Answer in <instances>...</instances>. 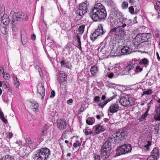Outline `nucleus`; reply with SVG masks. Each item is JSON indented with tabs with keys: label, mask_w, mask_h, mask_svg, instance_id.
Returning a JSON list of instances; mask_svg holds the SVG:
<instances>
[{
	"label": "nucleus",
	"mask_w": 160,
	"mask_h": 160,
	"mask_svg": "<svg viewBox=\"0 0 160 160\" xmlns=\"http://www.w3.org/2000/svg\"><path fill=\"white\" fill-rule=\"evenodd\" d=\"M132 147L129 144H125L121 146H119L118 149L119 155L124 154L130 152L132 150Z\"/></svg>",
	"instance_id": "nucleus-5"
},
{
	"label": "nucleus",
	"mask_w": 160,
	"mask_h": 160,
	"mask_svg": "<svg viewBox=\"0 0 160 160\" xmlns=\"http://www.w3.org/2000/svg\"><path fill=\"white\" fill-rule=\"evenodd\" d=\"M98 37V35L96 34V33L94 32L91 34L90 38L91 40L94 41L96 40Z\"/></svg>",
	"instance_id": "nucleus-33"
},
{
	"label": "nucleus",
	"mask_w": 160,
	"mask_h": 160,
	"mask_svg": "<svg viewBox=\"0 0 160 160\" xmlns=\"http://www.w3.org/2000/svg\"><path fill=\"white\" fill-rule=\"evenodd\" d=\"M32 104V109L33 111L35 112H38V103L35 101H32L31 102Z\"/></svg>",
	"instance_id": "nucleus-23"
},
{
	"label": "nucleus",
	"mask_w": 160,
	"mask_h": 160,
	"mask_svg": "<svg viewBox=\"0 0 160 160\" xmlns=\"http://www.w3.org/2000/svg\"><path fill=\"white\" fill-rule=\"evenodd\" d=\"M12 18L15 20H24L28 19L27 15L21 12L14 13L12 16Z\"/></svg>",
	"instance_id": "nucleus-8"
},
{
	"label": "nucleus",
	"mask_w": 160,
	"mask_h": 160,
	"mask_svg": "<svg viewBox=\"0 0 160 160\" xmlns=\"http://www.w3.org/2000/svg\"><path fill=\"white\" fill-rule=\"evenodd\" d=\"M134 68H136L135 70H142V68H140L139 66L137 65V63L135 62H134V63H131L130 64H128L126 67V69L127 70H132Z\"/></svg>",
	"instance_id": "nucleus-12"
},
{
	"label": "nucleus",
	"mask_w": 160,
	"mask_h": 160,
	"mask_svg": "<svg viewBox=\"0 0 160 160\" xmlns=\"http://www.w3.org/2000/svg\"><path fill=\"white\" fill-rule=\"evenodd\" d=\"M81 143L79 142L78 141H77L76 142L74 143L73 144V146L74 148H77L78 147L80 146Z\"/></svg>",
	"instance_id": "nucleus-46"
},
{
	"label": "nucleus",
	"mask_w": 160,
	"mask_h": 160,
	"mask_svg": "<svg viewBox=\"0 0 160 160\" xmlns=\"http://www.w3.org/2000/svg\"><path fill=\"white\" fill-rule=\"evenodd\" d=\"M148 109L139 118V120L140 122H141L144 121L148 115Z\"/></svg>",
	"instance_id": "nucleus-30"
},
{
	"label": "nucleus",
	"mask_w": 160,
	"mask_h": 160,
	"mask_svg": "<svg viewBox=\"0 0 160 160\" xmlns=\"http://www.w3.org/2000/svg\"><path fill=\"white\" fill-rule=\"evenodd\" d=\"M22 151V155L23 156L21 157V158H23V156L28 155L29 153L31 151V148L30 146H24Z\"/></svg>",
	"instance_id": "nucleus-15"
},
{
	"label": "nucleus",
	"mask_w": 160,
	"mask_h": 160,
	"mask_svg": "<svg viewBox=\"0 0 160 160\" xmlns=\"http://www.w3.org/2000/svg\"><path fill=\"white\" fill-rule=\"evenodd\" d=\"M128 71H123L120 73L118 74L117 75H114V74L112 73H111L109 74L108 76V77L109 78H112L113 77L114 78L117 77L118 75L122 76L125 75H127L128 74Z\"/></svg>",
	"instance_id": "nucleus-17"
},
{
	"label": "nucleus",
	"mask_w": 160,
	"mask_h": 160,
	"mask_svg": "<svg viewBox=\"0 0 160 160\" xmlns=\"http://www.w3.org/2000/svg\"><path fill=\"white\" fill-rule=\"evenodd\" d=\"M88 3L87 1H85L79 5V8H81V9H83L85 11L87 12L88 8Z\"/></svg>",
	"instance_id": "nucleus-22"
},
{
	"label": "nucleus",
	"mask_w": 160,
	"mask_h": 160,
	"mask_svg": "<svg viewBox=\"0 0 160 160\" xmlns=\"http://www.w3.org/2000/svg\"><path fill=\"white\" fill-rule=\"evenodd\" d=\"M147 144L144 146V147L146 149L148 150L149 149V147L151 145V143L149 141H147Z\"/></svg>",
	"instance_id": "nucleus-44"
},
{
	"label": "nucleus",
	"mask_w": 160,
	"mask_h": 160,
	"mask_svg": "<svg viewBox=\"0 0 160 160\" xmlns=\"http://www.w3.org/2000/svg\"><path fill=\"white\" fill-rule=\"evenodd\" d=\"M60 63L62 67L66 68L68 69H71L72 67L70 62H65L64 60L60 62Z\"/></svg>",
	"instance_id": "nucleus-20"
},
{
	"label": "nucleus",
	"mask_w": 160,
	"mask_h": 160,
	"mask_svg": "<svg viewBox=\"0 0 160 160\" xmlns=\"http://www.w3.org/2000/svg\"><path fill=\"white\" fill-rule=\"evenodd\" d=\"M67 102L68 104L71 103L72 102V99H71L67 101Z\"/></svg>",
	"instance_id": "nucleus-59"
},
{
	"label": "nucleus",
	"mask_w": 160,
	"mask_h": 160,
	"mask_svg": "<svg viewBox=\"0 0 160 160\" xmlns=\"http://www.w3.org/2000/svg\"><path fill=\"white\" fill-rule=\"evenodd\" d=\"M142 35L141 34H139L136 36L135 39L138 42L141 43L143 42Z\"/></svg>",
	"instance_id": "nucleus-32"
},
{
	"label": "nucleus",
	"mask_w": 160,
	"mask_h": 160,
	"mask_svg": "<svg viewBox=\"0 0 160 160\" xmlns=\"http://www.w3.org/2000/svg\"><path fill=\"white\" fill-rule=\"evenodd\" d=\"M0 117L1 118L2 120L4 122H5L6 119L5 118L4 116V114L2 112V110L0 108Z\"/></svg>",
	"instance_id": "nucleus-40"
},
{
	"label": "nucleus",
	"mask_w": 160,
	"mask_h": 160,
	"mask_svg": "<svg viewBox=\"0 0 160 160\" xmlns=\"http://www.w3.org/2000/svg\"><path fill=\"white\" fill-rule=\"evenodd\" d=\"M8 25H3L2 23L0 24V29L3 35L6 34L8 32Z\"/></svg>",
	"instance_id": "nucleus-18"
},
{
	"label": "nucleus",
	"mask_w": 160,
	"mask_h": 160,
	"mask_svg": "<svg viewBox=\"0 0 160 160\" xmlns=\"http://www.w3.org/2000/svg\"><path fill=\"white\" fill-rule=\"evenodd\" d=\"M21 40L22 41V43L23 44H25L27 42V39H23V40H22V37L21 38Z\"/></svg>",
	"instance_id": "nucleus-57"
},
{
	"label": "nucleus",
	"mask_w": 160,
	"mask_h": 160,
	"mask_svg": "<svg viewBox=\"0 0 160 160\" xmlns=\"http://www.w3.org/2000/svg\"><path fill=\"white\" fill-rule=\"evenodd\" d=\"M36 35L35 34H33L32 35L31 38L32 39L35 40L36 39Z\"/></svg>",
	"instance_id": "nucleus-62"
},
{
	"label": "nucleus",
	"mask_w": 160,
	"mask_h": 160,
	"mask_svg": "<svg viewBox=\"0 0 160 160\" xmlns=\"http://www.w3.org/2000/svg\"><path fill=\"white\" fill-rule=\"evenodd\" d=\"M90 70H98V69L97 66L95 65H94L91 67Z\"/></svg>",
	"instance_id": "nucleus-53"
},
{
	"label": "nucleus",
	"mask_w": 160,
	"mask_h": 160,
	"mask_svg": "<svg viewBox=\"0 0 160 160\" xmlns=\"http://www.w3.org/2000/svg\"><path fill=\"white\" fill-rule=\"evenodd\" d=\"M59 141H60V143H61V144H63L64 143V142H65L66 143H68V141L67 140L64 141L61 139H59Z\"/></svg>",
	"instance_id": "nucleus-54"
},
{
	"label": "nucleus",
	"mask_w": 160,
	"mask_h": 160,
	"mask_svg": "<svg viewBox=\"0 0 160 160\" xmlns=\"http://www.w3.org/2000/svg\"><path fill=\"white\" fill-rule=\"evenodd\" d=\"M135 2V0H129V2L130 3L131 5H133Z\"/></svg>",
	"instance_id": "nucleus-60"
},
{
	"label": "nucleus",
	"mask_w": 160,
	"mask_h": 160,
	"mask_svg": "<svg viewBox=\"0 0 160 160\" xmlns=\"http://www.w3.org/2000/svg\"><path fill=\"white\" fill-rule=\"evenodd\" d=\"M128 6V3L127 2L124 1L123 2L122 5V7L123 9H124L127 8Z\"/></svg>",
	"instance_id": "nucleus-39"
},
{
	"label": "nucleus",
	"mask_w": 160,
	"mask_h": 160,
	"mask_svg": "<svg viewBox=\"0 0 160 160\" xmlns=\"http://www.w3.org/2000/svg\"><path fill=\"white\" fill-rule=\"evenodd\" d=\"M94 32L98 36L103 34L104 33L102 24H98V28L95 30Z\"/></svg>",
	"instance_id": "nucleus-16"
},
{
	"label": "nucleus",
	"mask_w": 160,
	"mask_h": 160,
	"mask_svg": "<svg viewBox=\"0 0 160 160\" xmlns=\"http://www.w3.org/2000/svg\"><path fill=\"white\" fill-rule=\"evenodd\" d=\"M98 71H88V73L90 74V73L91 75V76H95L96 75Z\"/></svg>",
	"instance_id": "nucleus-42"
},
{
	"label": "nucleus",
	"mask_w": 160,
	"mask_h": 160,
	"mask_svg": "<svg viewBox=\"0 0 160 160\" xmlns=\"http://www.w3.org/2000/svg\"><path fill=\"white\" fill-rule=\"evenodd\" d=\"M119 110V106L118 104L114 103L111 105L108 108V111L113 113L117 112Z\"/></svg>",
	"instance_id": "nucleus-13"
},
{
	"label": "nucleus",
	"mask_w": 160,
	"mask_h": 160,
	"mask_svg": "<svg viewBox=\"0 0 160 160\" xmlns=\"http://www.w3.org/2000/svg\"><path fill=\"white\" fill-rule=\"evenodd\" d=\"M26 143L28 144H30L32 143V141L31 139L29 138H28L26 139Z\"/></svg>",
	"instance_id": "nucleus-52"
},
{
	"label": "nucleus",
	"mask_w": 160,
	"mask_h": 160,
	"mask_svg": "<svg viewBox=\"0 0 160 160\" xmlns=\"http://www.w3.org/2000/svg\"><path fill=\"white\" fill-rule=\"evenodd\" d=\"M77 38V42L78 43L79 45L78 48L81 50H82L81 43L80 41V38L79 35L77 34L76 35Z\"/></svg>",
	"instance_id": "nucleus-37"
},
{
	"label": "nucleus",
	"mask_w": 160,
	"mask_h": 160,
	"mask_svg": "<svg viewBox=\"0 0 160 160\" xmlns=\"http://www.w3.org/2000/svg\"><path fill=\"white\" fill-rule=\"evenodd\" d=\"M152 155L158 158L160 156L158 150L157 148H155L153 149L152 152Z\"/></svg>",
	"instance_id": "nucleus-26"
},
{
	"label": "nucleus",
	"mask_w": 160,
	"mask_h": 160,
	"mask_svg": "<svg viewBox=\"0 0 160 160\" xmlns=\"http://www.w3.org/2000/svg\"><path fill=\"white\" fill-rule=\"evenodd\" d=\"M152 93V90L151 89L148 90H147L144 92V94L149 95Z\"/></svg>",
	"instance_id": "nucleus-45"
},
{
	"label": "nucleus",
	"mask_w": 160,
	"mask_h": 160,
	"mask_svg": "<svg viewBox=\"0 0 160 160\" xmlns=\"http://www.w3.org/2000/svg\"><path fill=\"white\" fill-rule=\"evenodd\" d=\"M115 13L118 19L120 20L122 19L123 18V15L121 12H116Z\"/></svg>",
	"instance_id": "nucleus-36"
},
{
	"label": "nucleus",
	"mask_w": 160,
	"mask_h": 160,
	"mask_svg": "<svg viewBox=\"0 0 160 160\" xmlns=\"http://www.w3.org/2000/svg\"><path fill=\"white\" fill-rule=\"evenodd\" d=\"M155 111L157 113L155 115V119L157 120L160 121V105L157 108Z\"/></svg>",
	"instance_id": "nucleus-25"
},
{
	"label": "nucleus",
	"mask_w": 160,
	"mask_h": 160,
	"mask_svg": "<svg viewBox=\"0 0 160 160\" xmlns=\"http://www.w3.org/2000/svg\"><path fill=\"white\" fill-rule=\"evenodd\" d=\"M113 140L110 137L103 144L101 154V157L103 159H105L110 156L111 150L112 142Z\"/></svg>",
	"instance_id": "nucleus-3"
},
{
	"label": "nucleus",
	"mask_w": 160,
	"mask_h": 160,
	"mask_svg": "<svg viewBox=\"0 0 160 160\" xmlns=\"http://www.w3.org/2000/svg\"><path fill=\"white\" fill-rule=\"evenodd\" d=\"M156 55L157 57V58L158 61H160V57L159 56V54L158 52H156Z\"/></svg>",
	"instance_id": "nucleus-61"
},
{
	"label": "nucleus",
	"mask_w": 160,
	"mask_h": 160,
	"mask_svg": "<svg viewBox=\"0 0 160 160\" xmlns=\"http://www.w3.org/2000/svg\"><path fill=\"white\" fill-rule=\"evenodd\" d=\"M86 122L88 124L92 125L95 122V118L93 117L88 118L86 120Z\"/></svg>",
	"instance_id": "nucleus-29"
},
{
	"label": "nucleus",
	"mask_w": 160,
	"mask_h": 160,
	"mask_svg": "<svg viewBox=\"0 0 160 160\" xmlns=\"http://www.w3.org/2000/svg\"><path fill=\"white\" fill-rule=\"evenodd\" d=\"M55 95V92L54 90H52L51 92L50 97L53 98L54 97Z\"/></svg>",
	"instance_id": "nucleus-50"
},
{
	"label": "nucleus",
	"mask_w": 160,
	"mask_h": 160,
	"mask_svg": "<svg viewBox=\"0 0 160 160\" xmlns=\"http://www.w3.org/2000/svg\"><path fill=\"white\" fill-rule=\"evenodd\" d=\"M57 126L60 130L65 129L67 126L66 121L63 119H59L57 120Z\"/></svg>",
	"instance_id": "nucleus-10"
},
{
	"label": "nucleus",
	"mask_w": 160,
	"mask_h": 160,
	"mask_svg": "<svg viewBox=\"0 0 160 160\" xmlns=\"http://www.w3.org/2000/svg\"><path fill=\"white\" fill-rule=\"evenodd\" d=\"M50 154V151L47 148H43L38 150L33 157L34 160H47Z\"/></svg>",
	"instance_id": "nucleus-4"
},
{
	"label": "nucleus",
	"mask_w": 160,
	"mask_h": 160,
	"mask_svg": "<svg viewBox=\"0 0 160 160\" xmlns=\"http://www.w3.org/2000/svg\"><path fill=\"white\" fill-rule=\"evenodd\" d=\"M37 88L38 92L41 96L42 99H43L45 93L44 82L39 83Z\"/></svg>",
	"instance_id": "nucleus-9"
},
{
	"label": "nucleus",
	"mask_w": 160,
	"mask_h": 160,
	"mask_svg": "<svg viewBox=\"0 0 160 160\" xmlns=\"http://www.w3.org/2000/svg\"><path fill=\"white\" fill-rule=\"evenodd\" d=\"M90 16L94 21L104 20L106 17L107 14L104 6L101 3H98L95 5L94 7L91 9Z\"/></svg>",
	"instance_id": "nucleus-1"
},
{
	"label": "nucleus",
	"mask_w": 160,
	"mask_h": 160,
	"mask_svg": "<svg viewBox=\"0 0 160 160\" xmlns=\"http://www.w3.org/2000/svg\"><path fill=\"white\" fill-rule=\"evenodd\" d=\"M85 28V26L84 24L82 25L79 27L78 31L81 34H82L84 32Z\"/></svg>",
	"instance_id": "nucleus-34"
},
{
	"label": "nucleus",
	"mask_w": 160,
	"mask_h": 160,
	"mask_svg": "<svg viewBox=\"0 0 160 160\" xmlns=\"http://www.w3.org/2000/svg\"><path fill=\"white\" fill-rule=\"evenodd\" d=\"M0 160H14V158L13 157L10 155H7L2 157L0 158Z\"/></svg>",
	"instance_id": "nucleus-28"
},
{
	"label": "nucleus",
	"mask_w": 160,
	"mask_h": 160,
	"mask_svg": "<svg viewBox=\"0 0 160 160\" xmlns=\"http://www.w3.org/2000/svg\"><path fill=\"white\" fill-rule=\"evenodd\" d=\"M130 96L126 94L121 97L119 100V103L122 106L127 107L130 105Z\"/></svg>",
	"instance_id": "nucleus-7"
},
{
	"label": "nucleus",
	"mask_w": 160,
	"mask_h": 160,
	"mask_svg": "<svg viewBox=\"0 0 160 160\" xmlns=\"http://www.w3.org/2000/svg\"><path fill=\"white\" fill-rule=\"evenodd\" d=\"M104 114L102 112H101L99 115L96 116V117L97 119H100L102 117H103Z\"/></svg>",
	"instance_id": "nucleus-48"
},
{
	"label": "nucleus",
	"mask_w": 160,
	"mask_h": 160,
	"mask_svg": "<svg viewBox=\"0 0 160 160\" xmlns=\"http://www.w3.org/2000/svg\"><path fill=\"white\" fill-rule=\"evenodd\" d=\"M154 130L156 132H158L159 130V125H156L155 126Z\"/></svg>",
	"instance_id": "nucleus-55"
},
{
	"label": "nucleus",
	"mask_w": 160,
	"mask_h": 160,
	"mask_svg": "<svg viewBox=\"0 0 160 160\" xmlns=\"http://www.w3.org/2000/svg\"><path fill=\"white\" fill-rule=\"evenodd\" d=\"M129 12L132 14H133L134 13V10L132 6H131L129 8Z\"/></svg>",
	"instance_id": "nucleus-43"
},
{
	"label": "nucleus",
	"mask_w": 160,
	"mask_h": 160,
	"mask_svg": "<svg viewBox=\"0 0 160 160\" xmlns=\"http://www.w3.org/2000/svg\"><path fill=\"white\" fill-rule=\"evenodd\" d=\"M93 129L95 133L99 134L103 132L105 130V128L103 126L98 124L93 126Z\"/></svg>",
	"instance_id": "nucleus-11"
},
{
	"label": "nucleus",
	"mask_w": 160,
	"mask_h": 160,
	"mask_svg": "<svg viewBox=\"0 0 160 160\" xmlns=\"http://www.w3.org/2000/svg\"><path fill=\"white\" fill-rule=\"evenodd\" d=\"M39 73L41 77V78H43V72L42 71H39Z\"/></svg>",
	"instance_id": "nucleus-58"
},
{
	"label": "nucleus",
	"mask_w": 160,
	"mask_h": 160,
	"mask_svg": "<svg viewBox=\"0 0 160 160\" xmlns=\"http://www.w3.org/2000/svg\"><path fill=\"white\" fill-rule=\"evenodd\" d=\"M141 34L143 42L148 41V40L151 38L150 33H142Z\"/></svg>",
	"instance_id": "nucleus-19"
},
{
	"label": "nucleus",
	"mask_w": 160,
	"mask_h": 160,
	"mask_svg": "<svg viewBox=\"0 0 160 160\" xmlns=\"http://www.w3.org/2000/svg\"><path fill=\"white\" fill-rule=\"evenodd\" d=\"M126 26V24L123 23L122 26L117 25L110 30V33L115 32L114 38L116 41L119 42L124 39L126 34L124 29L121 28H124Z\"/></svg>",
	"instance_id": "nucleus-2"
},
{
	"label": "nucleus",
	"mask_w": 160,
	"mask_h": 160,
	"mask_svg": "<svg viewBox=\"0 0 160 160\" xmlns=\"http://www.w3.org/2000/svg\"><path fill=\"white\" fill-rule=\"evenodd\" d=\"M94 160H100V156L99 155H97L94 157Z\"/></svg>",
	"instance_id": "nucleus-56"
},
{
	"label": "nucleus",
	"mask_w": 160,
	"mask_h": 160,
	"mask_svg": "<svg viewBox=\"0 0 160 160\" xmlns=\"http://www.w3.org/2000/svg\"><path fill=\"white\" fill-rule=\"evenodd\" d=\"M127 136V132L123 130L122 131L120 132H117L114 133L111 137V139L115 140H122Z\"/></svg>",
	"instance_id": "nucleus-6"
},
{
	"label": "nucleus",
	"mask_w": 160,
	"mask_h": 160,
	"mask_svg": "<svg viewBox=\"0 0 160 160\" xmlns=\"http://www.w3.org/2000/svg\"><path fill=\"white\" fill-rule=\"evenodd\" d=\"M47 129L48 128L47 127H45L44 128H43V130H42V134L43 135L45 134L46 133V131Z\"/></svg>",
	"instance_id": "nucleus-49"
},
{
	"label": "nucleus",
	"mask_w": 160,
	"mask_h": 160,
	"mask_svg": "<svg viewBox=\"0 0 160 160\" xmlns=\"http://www.w3.org/2000/svg\"><path fill=\"white\" fill-rule=\"evenodd\" d=\"M67 75L64 73L62 71H60L58 76V79L62 81V78H63V81H65V78L67 77Z\"/></svg>",
	"instance_id": "nucleus-24"
},
{
	"label": "nucleus",
	"mask_w": 160,
	"mask_h": 160,
	"mask_svg": "<svg viewBox=\"0 0 160 160\" xmlns=\"http://www.w3.org/2000/svg\"><path fill=\"white\" fill-rule=\"evenodd\" d=\"M149 62V61L146 58H144L141 59L140 60L139 62V65H141L142 64H143L144 65H146L147 64H148Z\"/></svg>",
	"instance_id": "nucleus-31"
},
{
	"label": "nucleus",
	"mask_w": 160,
	"mask_h": 160,
	"mask_svg": "<svg viewBox=\"0 0 160 160\" xmlns=\"http://www.w3.org/2000/svg\"><path fill=\"white\" fill-rule=\"evenodd\" d=\"M156 158H158L156 157H153L152 155L150 156L147 158V160H153V159Z\"/></svg>",
	"instance_id": "nucleus-51"
},
{
	"label": "nucleus",
	"mask_w": 160,
	"mask_h": 160,
	"mask_svg": "<svg viewBox=\"0 0 160 160\" xmlns=\"http://www.w3.org/2000/svg\"><path fill=\"white\" fill-rule=\"evenodd\" d=\"M156 5L158 7H160V1H157L156 3Z\"/></svg>",
	"instance_id": "nucleus-63"
},
{
	"label": "nucleus",
	"mask_w": 160,
	"mask_h": 160,
	"mask_svg": "<svg viewBox=\"0 0 160 160\" xmlns=\"http://www.w3.org/2000/svg\"><path fill=\"white\" fill-rule=\"evenodd\" d=\"M130 49L129 47L127 46H124L121 49L122 52L124 54L126 53L129 52Z\"/></svg>",
	"instance_id": "nucleus-35"
},
{
	"label": "nucleus",
	"mask_w": 160,
	"mask_h": 160,
	"mask_svg": "<svg viewBox=\"0 0 160 160\" xmlns=\"http://www.w3.org/2000/svg\"><path fill=\"white\" fill-rule=\"evenodd\" d=\"M12 136H13V134L12 133L9 132L8 133V136L10 138H11L12 137Z\"/></svg>",
	"instance_id": "nucleus-64"
},
{
	"label": "nucleus",
	"mask_w": 160,
	"mask_h": 160,
	"mask_svg": "<svg viewBox=\"0 0 160 160\" xmlns=\"http://www.w3.org/2000/svg\"><path fill=\"white\" fill-rule=\"evenodd\" d=\"M115 96H113V97H111L107 99L104 102L99 104L98 105V106L103 108L108 103L113 100V99L115 98Z\"/></svg>",
	"instance_id": "nucleus-21"
},
{
	"label": "nucleus",
	"mask_w": 160,
	"mask_h": 160,
	"mask_svg": "<svg viewBox=\"0 0 160 160\" xmlns=\"http://www.w3.org/2000/svg\"><path fill=\"white\" fill-rule=\"evenodd\" d=\"M13 79L14 81V84L17 88L20 85V83L18 80V79L17 77H14L13 78Z\"/></svg>",
	"instance_id": "nucleus-38"
},
{
	"label": "nucleus",
	"mask_w": 160,
	"mask_h": 160,
	"mask_svg": "<svg viewBox=\"0 0 160 160\" xmlns=\"http://www.w3.org/2000/svg\"><path fill=\"white\" fill-rule=\"evenodd\" d=\"M9 22V19L8 16L7 14H4L2 17L0 21V24L2 23V25H8Z\"/></svg>",
	"instance_id": "nucleus-14"
},
{
	"label": "nucleus",
	"mask_w": 160,
	"mask_h": 160,
	"mask_svg": "<svg viewBox=\"0 0 160 160\" xmlns=\"http://www.w3.org/2000/svg\"><path fill=\"white\" fill-rule=\"evenodd\" d=\"M2 75L3 78L6 80H8L10 78V75L8 73L4 72Z\"/></svg>",
	"instance_id": "nucleus-41"
},
{
	"label": "nucleus",
	"mask_w": 160,
	"mask_h": 160,
	"mask_svg": "<svg viewBox=\"0 0 160 160\" xmlns=\"http://www.w3.org/2000/svg\"><path fill=\"white\" fill-rule=\"evenodd\" d=\"M100 97L99 96H97L95 97L94 100L95 102H98L100 101Z\"/></svg>",
	"instance_id": "nucleus-47"
},
{
	"label": "nucleus",
	"mask_w": 160,
	"mask_h": 160,
	"mask_svg": "<svg viewBox=\"0 0 160 160\" xmlns=\"http://www.w3.org/2000/svg\"><path fill=\"white\" fill-rule=\"evenodd\" d=\"M81 8H79L78 9L77 11L76 14L82 17L83 15L87 12L85 11L83 9H81ZM82 17L80 18L79 19L81 20Z\"/></svg>",
	"instance_id": "nucleus-27"
}]
</instances>
